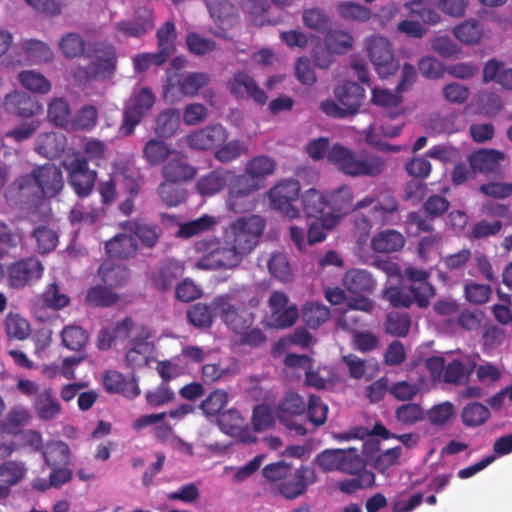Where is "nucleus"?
Segmentation results:
<instances>
[{
    "label": "nucleus",
    "instance_id": "28",
    "mask_svg": "<svg viewBox=\"0 0 512 512\" xmlns=\"http://www.w3.org/2000/svg\"><path fill=\"white\" fill-rule=\"evenodd\" d=\"M475 369L476 361L471 357H466L463 360L453 359L446 364L443 381L456 386L466 384Z\"/></svg>",
    "mask_w": 512,
    "mask_h": 512
},
{
    "label": "nucleus",
    "instance_id": "41",
    "mask_svg": "<svg viewBox=\"0 0 512 512\" xmlns=\"http://www.w3.org/2000/svg\"><path fill=\"white\" fill-rule=\"evenodd\" d=\"M103 283L110 288L125 285L129 278V270L122 264H115L111 261L103 262L98 270Z\"/></svg>",
    "mask_w": 512,
    "mask_h": 512
},
{
    "label": "nucleus",
    "instance_id": "56",
    "mask_svg": "<svg viewBox=\"0 0 512 512\" xmlns=\"http://www.w3.org/2000/svg\"><path fill=\"white\" fill-rule=\"evenodd\" d=\"M237 339L235 340V345L239 347H248L249 349H258L263 347L268 338L265 331L253 325L250 328H246L243 332H238L235 334Z\"/></svg>",
    "mask_w": 512,
    "mask_h": 512
},
{
    "label": "nucleus",
    "instance_id": "39",
    "mask_svg": "<svg viewBox=\"0 0 512 512\" xmlns=\"http://www.w3.org/2000/svg\"><path fill=\"white\" fill-rule=\"evenodd\" d=\"M302 209L307 217L320 219L327 216L326 194L310 188L301 196Z\"/></svg>",
    "mask_w": 512,
    "mask_h": 512
},
{
    "label": "nucleus",
    "instance_id": "6",
    "mask_svg": "<svg viewBox=\"0 0 512 512\" xmlns=\"http://www.w3.org/2000/svg\"><path fill=\"white\" fill-rule=\"evenodd\" d=\"M215 314L234 334L250 328L256 319V314L244 304H238V293L231 291L215 297L212 301Z\"/></svg>",
    "mask_w": 512,
    "mask_h": 512
},
{
    "label": "nucleus",
    "instance_id": "5",
    "mask_svg": "<svg viewBox=\"0 0 512 512\" xmlns=\"http://www.w3.org/2000/svg\"><path fill=\"white\" fill-rule=\"evenodd\" d=\"M118 337L128 340V350L125 360L132 368L142 367L148 363L149 342L145 327L136 324L131 317H125L115 324Z\"/></svg>",
    "mask_w": 512,
    "mask_h": 512
},
{
    "label": "nucleus",
    "instance_id": "21",
    "mask_svg": "<svg viewBox=\"0 0 512 512\" xmlns=\"http://www.w3.org/2000/svg\"><path fill=\"white\" fill-rule=\"evenodd\" d=\"M210 77L205 72H189L181 75L176 84H167L165 86V97L174 98L173 91L177 89L179 94L183 97H194L198 94L199 90L208 85Z\"/></svg>",
    "mask_w": 512,
    "mask_h": 512
},
{
    "label": "nucleus",
    "instance_id": "9",
    "mask_svg": "<svg viewBox=\"0 0 512 512\" xmlns=\"http://www.w3.org/2000/svg\"><path fill=\"white\" fill-rule=\"evenodd\" d=\"M365 49L381 78H388L398 71L399 61L395 58L392 45L387 38L372 35L365 39Z\"/></svg>",
    "mask_w": 512,
    "mask_h": 512
},
{
    "label": "nucleus",
    "instance_id": "61",
    "mask_svg": "<svg viewBox=\"0 0 512 512\" xmlns=\"http://www.w3.org/2000/svg\"><path fill=\"white\" fill-rule=\"evenodd\" d=\"M217 220L215 217L204 214L197 219L183 223L179 228L182 237L190 238L213 228Z\"/></svg>",
    "mask_w": 512,
    "mask_h": 512
},
{
    "label": "nucleus",
    "instance_id": "47",
    "mask_svg": "<svg viewBox=\"0 0 512 512\" xmlns=\"http://www.w3.org/2000/svg\"><path fill=\"white\" fill-rule=\"evenodd\" d=\"M330 310L322 303L307 302L302 308V319L311 329H317L329 319Z\"/></svg>",
    "mask_w": 512,
    "mask_h": 512
},
{
    "label": "nucleus",
    "instance_id": "18",
    "mask_svg": "<svg viewBox=\"0 0 512 512\" xmlns=\"http://www.w3.org/2000/svg\"><path fill=\"white\" fill-rule=\"evenodd\" d=\"M231 178L228 191V206L234 212H240V201L263 187L245 171L238 175L232 173Z\"/></svg>",
    "mask_w": 512,
    "mask_h": 512
},
{
    "label": "nucleus",
    "instance_id": "15",
    "mask_svg": "<svg viewBox=\"0 0 512 512\" xmlns=\"http://www.w3.org/2000/svg\"><path fill=\"white\" fill-rule=\"evenodd\" d=\"M117 65V55L113 47L106 48L101 56H97L87 66L80 67L74 73V78L86 83L98 78H107L114 74Z\"/></svg>",
    "mask_w": 512,
    "mask_h": 512
},
{
    "label": "nucleus",
    "instance_id": "43",
    "mask_svg": "<svg viewBox=\"0 0 512 512\" xmlns=\"http://www.w3.org/2000/svg\"><path fill=\"white\" fill-rule=\"evenodd\" d=\"M158 51L165 61L175 52L177 32L172 21H166L156 33Z\"/></svg>",
    "mask_w": 512,
    "mask_h": 512
},
{
    "label": "nucleus",
    "instance_id": "14",
    "mask_svg": "<svg viewBox=\"0 0 512 512\" xmlns=\"http://www.w3.org/2000/svg\"><path fill=\"white\" fill-rule=\"evenodd\" d=\"M230 93L239 100H252L263 106L267 103L266 92L257 84L255 79L245 71L236 72L227 82Z\"/></svg>",
    "mask_w": 512,
    "mask_h": 512
},
{
    "label": "nucleus",
    "instance_id": "20",
    "mask_svg": "<svg viewBox=\"0 0 512 512\" xmlns=\"http://www.w3.org/2000/svg\"><path fill=\"white\" fill-rule=\"evenodd\" d=\"M103 386L106 392L120 394L126 398L134 399L141 393L138 380L135 376L127 379L116 370H108L103 375Z\"/></svg>",
    "mask_w": 512,
    "mask_h": 512
},
{
    "label": "nucleus",
    "instance_id": "42",
    "mask_svg": "<svg viewBox=\"0 0 512 512\" xmlns=\"http://www.w3.org/2000/svg\"><path fill=\"white\" fill-rule=\"evenodd\" d=\"M457 40L465 45L478 44L484 34L481 23L476 19H468L453 28Z\"/></svg>",
    "mask_w": 512,
    "mask_h": 512
},
{
    "label": "nucleus",
    "instance_id": "4",
    "mask_svg": "<svg viewBox=\"0 0 512 512\" xmlns=\"http://www.w3.org/2000/svg\"><path fill=\"white\" fill-rule=\"evenodd\" d=\"M195 250L202 254L196 262V267L202 270H231L244 260L237 249L225 243L224 237L199 240Z\"/></svg>",
    "mask_w": 512,
    "mask_h": 512
},
{
    "label": "nucleus",
    "instance_id": "62",
    "mask_svg": "<svg viewBox=\"0 0 512 512\" xmlns=\"http://www.w3.org/2000/svg\"><path fill=\"white\" fill-rule=\"evenodd\" d=\"M228 402L225 390H213L200 404V408L206 416H219Z\"/></svg>",
    "mask_w": 512,
    "mask_h": 512
},
{
    "label": "nucleus",
    "instance_id": "10",
    "mask_svg": "<svg viewBox=\"0 0 512 512\" xmlns=\"http://www.w3.org/2000/svg\"><path fill=\"white\" fill-rule=\"evenodd\" d=\"M44 273V266L36 256H28L11 262L6 267L8 286L22 289L37 282Z\"/></svg>",
    "mask_w": 512,
    "mask_h": 512
},
{
    "label": "nucleus",
    "instance_id": "53",
    "mask_svg": "<svg viewBox=\"0 0 512 512\" xmlns=\"http://www.w3.org/2000/svg\"><path fill=\"white\" fill-rule=\"evenodd\" d=\"M384 297L395 308H410L416 303L415 293L410 286H390L384 290Z\"/></svg>",
    "mask_w": 512,
    "mask_h": 512
},
{
    "label": "nucleus",
    "instance_id": "25",
    "mask_svg": "<svg viewBox=\"0 0 512 512\" xmlns=\"http://www.w3.org/2000/svg\"><path fill=\"white\" fill-rule=\"evenodd\" d=\"M334 96L352 116L358 113L365 98V89L356 82H345L334 89Z\"/></svg>",
    "mask_w": 512,
    "mask_h": 512
},
{
    "label": "nucleus",
    "instance_id": "19",
    "mask_svg": "<svg viewBox=\"0 0 512 512\" xmlns=\"http://www.w3.org/2000/svg\"><path fill=\"white\" fill-rule=\"evenodd\" d=\"M405 274L410 283V290L415 293L416 304L419 308H426L430 304L431 298L435 295V289L429 283V273L423 269L408 267Z\"/></svg>",
    "mask_w": 512,
    "mask_h": 512
},
{
    "label": "nucleus",
    "instance_id": "37",
    "mask_svg": "<svg viewBox=\"0 0 512 512\" xmlns=\"http://www.w3.org/2000/svg\"><path fill=\"white\" fill-rule=\"evenodd\" d=\"M26 471L25 465L16 461H7L0 465V498L9 494L10 487L21 481Z\"/></svg>",
    "mask_w": 512,
    "mask_h": 512
},
{
    "label": "nucleus",
    "instance_id": "55",
    "mask_svg": "<svg viewBox=\"0 0 512 512\" xmlns=\"http://www.w3.org/2000/svg\"><path fill=\"white\" fill-rule=\"evenodd\" d=\"M171 154L169 146L157 139H149L143 148V157L151 166H157L167 160Z\"/></svg>",
    "mask_w": 512,
    "mask_h": 512
},
{
    "label": "nucleus",
    "instance_id": "40",
    "mask_svg": "<svg viewBox=\"0 0 512 512\" xmlns=\"http://www.w3.org/2000/svg\"><path fill=\"white\" fill-rule=\"evenodd\" d=\"M33 407L37 416L46 421L53 419L61 411V405L50 388L35 397Z\"/></svg>",
    "mask_w": 512,
    "mask_h": 512
},
{
    "label": "nucleus",
    "instance_id": "52",
    "mask_svg": "<svg viewBox=\"0 0 512 512\" xmlns=\"http://www.w3.org/2000/svg\"><path fill=\"white\" fill-rule=\"evenodd\" d=\"M412 19L422 21L423 25L434 26L441 22L440 14L432 8L427 7L420 0H413L405 4Z\"/></svg>",
    "mask_w": 512,
    "mask_h": 512
},
{
    "label": "nucleus",
    "instance_id": "1",
    "mask_svg": "<svg viewBox=\"0 0 512 512\" xmlns=\"http://www.w3.org/2000/svg\"><path fill=\"white\" fill-rule=\"evenodd\" d=\"M328 138L320 137L311 140L306 147L308 155L320 160L327 154L328 161L341 173L351 177H378L386 169L384 158L375 153H360L341 144H334L329 150Z\"/></svg>",
    "mask_w": 512,
    "mask_h": 512
},
{
    "label": "nucleus",
    "instance_id": "26",
    "mask_svg": "<svg viewBox=\"0 0 512 512\" xmlns=\"http://www.w3.org/2000/svg\"><path fill=\"white\" fill-rule=\"evenodd\" d=\"M405 245V237L395 229L377 232L370 240V248L377 254H391L400 251Z\"/></svg>",
    "mask_w": 512,
    "mask_h": 512
},
{
    "label": "nucleus",
    "instance_id": "58",
    "mask_svg": "<svg viewBox=\"0 0 512 512\" xmlns=\"http://www.w3.org/2000/svg\"><path fill=\"white\" fill-rule=\"evenodd\" d=\"M176 184L177 183L164 180L158 186L157 193L163 203L168 207H177L186 200V190L176 186Z\"/></svg>",
    "mask_w": 512,
    "mask_h": 512
},
{
    "label": "nucleus",
    "instance_id": "13",
    "mask_svg": "<svg viewBox=\"0 0 512 512\" xmlns=\"http://www.w3.org/2000/svg\"><path fill=\"white\" fill-rule=\"evenodd\" d=\"M289 297L283 291H273L268 299L270 309V325L274 328L285 329L292 327L299 318L296 304L288 305Z\"/></svg>",
    "mask_w": 512,
    "mask_h": 512
},
{
    "label": "nucleus",
    "instance_id": "3",
    "mask_svg": "<svg viewBox=\"0 0 512 512\" xmlns=\"http://www.w3.org/2000/svg\"><path fill=\"white\" fill-rule=\"evenodd\" d=\"M266 221L262 216H242L232 221L224 228L225 243L232 245L244 259L258 245L263 235Z\"/></svg>",
    "mask_w": 512,
    "mask_h": 512
},
{
    "label": "nucleus",
    "instance_id": "22",
    "mask_svg": "<svg viewBox=\"0 0 512 512\" xmlns=\"http://www.w3.org/2000/svg\"><path fill=\"white\" fill-rule=\"evenodd\" d=\"M153 14L148 9L138 10L132 20H122L115 25L117 33L125 38H139L153 29Z\"/></svg>",
    "mask_w": 512,
    "mask_h": 512
},
{
    "label": "nucleus",
    "instance_id": "57",
    "mask_svg": "<svg viewBox=\"0 0 512 512\" xmlns=\"http://www.w3.org/2000/svg\"><path fill=\"white\" fill-rule=\"evenodd\" d=\"M384 327L387 334L405 337L411 327V318L407 313L393 311L387 314Z\"/></svg>",
    "mask_w": 512,
    "mask_h": 512
},
{
    "label": "nucleus",
    "instance_id": "23",
    "mask_svg": "<svg viewBox=\"0 0 512 512\" xmlns=\"http://www.w3.org/2000/svg\"><path fill=\"white\" fill-rule=\"evenodd\" d=\"M505 159V154L495 149H480L471 153L468 157L469 166L473 172L482 174L497 173L500 163Z\"/></svg>",
    "mask_w": 512,
    "mask_h": 512
},
{
    "label": "nucleus",
    "instance_id": "24",
    "mask_svg": "<svg viewBox=\"0 0 512 512\" xmlns=\"http://www.w3.org/2000/svg\"><path fill=\"white\" fill-rule=\"evenodd\" d=\"M197 174V169L190 165L185 156L177 154L170 158L162 167L164 180L172 183H183L192 180Z\"/></svg>",
    "mask_w": 512,
    "mask_h": 512
},
{
    "label": "nucleus",
    "instance_id": "16",
    "mask_svg": "<svg viewBox=\"0 0 512 512\" xmlns=\"http://www.w3.org/2000/svg\"><path fill=\"white\" fill-rule=\"evenodd\" d=\"M228 132L221 124H213L189 133L186 136L187 145L195 150H209L224 143Z\"/></svg>",
    "mask_w": 512,
    "mask_h": 512
},
{
    "label": "nucleus",
    "instance_id": "64",
    "mask_svg": "<svg viewBox=\"0 0 512 512\" xmlns=\"http://www.w3.org/2000/svg\"><path fill=\"white\" fill-rule=\"evenodd\" d=\"M19 81L23 87L33 92L44 94L51 89L49 80L41 73L33 70L22 71L19 74Z\"/></svg>",
    "mask_w": 512,
    "mask_h": 512
},
{
    "label": "nucleus",
    "instance_id": "51",
    "mask_svg": "<svg viewBox=\"0 0 512 512\" xmlns=\"http://www.w3.org/2000/svg\"><path fill=\"white\" fill-rule=\"evenodd\" d=\"M4 326L9 338L25 340L31 333L29 321L17 313H8L4 320Z\"/></svg>",
    "mask_w": 512,
    "mask_h": 512
},
{
    "label": "nucleus",
    "instance_id": "46",
    "mask_svg": "<svg viewBox=\"0 0 512 512\" xmlns=\"http://www.w3.org/2000/svg\"><path fill=\"white\" fill-rule=\"evenodd\" d=\"M119 295L109 286L95 285L88 289L86 303L91 307H110L117 303Z\"/></svg>",
    "mask_w": 512,
    "mask_h": 512
},
{
    "label": "nucleus",
    "instance_id": "8",
    "mask_svg": "<svg viewBox=\"0 0 512 512\" xmlns=\"http://www.w3.org/2000/svg\"><path fill=\"white\" fill-rule=\"evenodd\" d=\"M68 174V183L80 198L88 197L94 190L98 173L89 167L87 158L76 152L69 160L63 162Z\"/></svg>",
    "mask_w": 512,
    "mask_h": 512
},
{
    "label": "nucleus",
    "instance_id": "2",
    "mask_svg": "<svg viewBox=\"0 0 512 512\" xmlns=\"http://www.w3.org/2000/svg\"><path fill=\"white\" fill-rule=\"evenodd\" d=\"M263 476L270 482L271 490L287 500H294L307 491L309 485L316 481L315 470L306 465L294 469L285 461L267 464Z\"/></svg>",
    "mask_w": 512,
    "mask_h": 512
},
{
    "label": "nucleus",
    "instance_id": "32",
    "mask_svg": "<svg viewBox=\"0 0 512 512\" xmlns=\"http://www.w3.org/2000/svg\"><path fill=\"white\" fill-rule=\"evenodd\" d=\"M231 176V170L224 168L215 169L197 180L196 189L202 196H212L220 192L227 185Z\"/></svg>",
    "mask_w": 512,
    "mask_h": 512
},
{
    "label": "nucleus",
    "instance_id": "27",
    "mask_svg": "<svg viewBox=\"0 0 512 512\" xmlns=\"http://www.w3.org/2000/svg\"><path fill=\"white\" fill-rule=\"evenodd\" d=\"M123 228L137 237L146 248H153L161 235V228L157 224L142 219L126 221Z\"/></svg>",
    "mask_w": 512,
    "mask_h": 512
},
{
    "label": "nucleus",
    "instance_id": "48",
    "mask_svg": "<svg viewBox=\"0 0 512 512\" xmlns=\"http://www.w3.org/2000/svg\"><path fill=\"white\" fill-rule=\"evenodd\" d=\"M180 112L171 108L162 111L156 118L155 133L159 137L168 138L172 136L179 127Z\"/></svg>",
    "mask_w": 512,
    "mask_h": 512
},
{
    "label": "nucleus",
    "instance_id": "44",
    "mask_svg": "<svg viewBox=\"0 0 512 512\" xmlns=\"http://www.w3.org/2000/svg\"><path fill=\"white\" fill-rule=\"evenodd\" d=\"M307 403L299 394L288 392L278 406V418L286 422L289 416L302 415L306 412Z\"/></svg>",
    "mask_w": 512,
    "mask_h": 512
},
{
    "label": "nucleus",
    "instance_id": "49",
    "mask_svg": "<svg viewBox=\"0 0 512 512\" xmlns=\"http://www.w3.org/2000/svg\"><path fill=\"white\" fill-rule=\"evenodd\" d=\"M88 333L78 325L66 326L61 331L62 344L69 350L80 352L88 342Z\"/></svg>",
    "mask_w": 512,
    "mask_h": 512
},
{
    "label": "nucleus",
    "instance_id": "34",
    "mask_svg": "<svg viewBox=\"0 0 512 512\" xmlns=\"http://www.w3.org/2000/svg\"><path fill=\"white\" fill-rule=\"evenodd\" d=\"M107 254L112 258L129 259L136 255L138 244L129 234H118L105 244Z\"/></svg>",
    "mask_w": 512,
    "mask_h": 512
},
{
    "label": "nucleus",
    "instance_id": "35",
    "mask_svg": "<svg viewBox=\"0 0 512 512\" xmlns=\"http://www.w3.org/2000/svg\"><path fill=\"white\" fill-rule=\"evenodd\" d=\"M183 274V268L172 261L160 265L152 275L154 287L160 291L170 290Z\"/></svg>",
    "mask_w": 512,
    "mask_h": 512
},
{
    "label": "nucleus",
    "instance_id": "38",
    "mask_svg": "<svg viewBox=\"0 0 512 512\" xmlns=\"http://www.w3.org/2000/svg\"><path fill=\"white\" fill-rule=\"evenodd\" d=\"M275 170V160L266 155L253 157L246 163L244 168V171L247 172L263 188L265 186L266 178L272 175Z\"/></svg>",
    "mask_w": 512,
    "mask_h": 512
},
{
    "label": "nucleus",
    "instance_id": "60",
    "mask_svg": "<svg viewBox=\"0 0 512 512\" xmlns=\"http://www.w3.org/2000/svg\"><path fill=\"white\" fill-rule=\"evenodd\" d=\"M48 119L58 127H66L71 122V110L64 98H54L49 103Z\"/></svg>",
    "mask_w": 512,
    "mask_h": 512
},
{
    "label": "nucleus",
    "instance_id": "30",
    "mask_svg": "<svg viewBox=\"0 0 512 512\" xmlns=\"http://www.w3.org/2000/svg\"><path fill=\"white\" fill-rule=\"evenodd\" d=\"M67 139L64 134L57 132H44L38 135L35 151L48 159L60 157L65 151Z\"/></svg>",
    "mask_w": 512,
    "mask_h": 512
},
{
    "label": "nucleus",
    "instance_id": "54",
    "mask_svg": "<svg viewBox=\"0 0 512 512\" xmlns=\"http://www.w3.org/2000/svg\"><path fill=\"white\" fill-rule=\"evenodd\" d=\"M489 417V409L479 402L467 404L461 412L462 422L467 427H478L484 424Z\"/></svg>",
    "mask_w": 512,
    "mask_h": 512
},
{
    "label": "nucleus",
    "instance_id": "45",
    "mask_svg": "<svg viewBox=\"0 0 512 512\" xmlns=\"http://www.w3.org/2000/svg\"><path fill=\"white\" fill-rule=\"evenodd\" d=\"M45 463L51 467L67 466L70 462V450L63 441L49 443L43 451Z\"/></svg>",
    "mask_w": 512,
    "mask_h": 512
},
{
    "label": "nucleus",
    "instance_id": "31",
    "mask_svg": "<svg viewBox=\"0 0 512 512\" xmlns=\"http://www.w3.org/2000/svg\"><path fill=\"white\" fill-rule=\"evenodd\" d=\"M343 284L352 294H372L377 283L365 269H351L345 273Z\"/></svg>",
    "mask_w": 512,
    "mask_h": 512
},
{
    "label": "nucleus",
    "instance_id": "36",
    "mask_svg": "<svg viewBox=\"0 0 512 512\" xmlns=\"http://www.w3.org/2000/svg\"><path fill=\"white\" fill-rule=\"evenodd\" d=\"M112 175L121 181L122 187L128 196L137 197L140 192L142 176L127 163H119L113 167Z\"/></svg>",
    "mask_w": 512,
    "mask_h": 512
},
{
    "label": "nucleus",
    "instance_id": "63",
    "mask_svg": "<svg viewBox=\"0 0 512 512\" xmlns=\"http://www.w3.org/2000/svg\"><path fill=\"white\" fill-rule=\"evenodd\" d=\"M326 46L334 54H344L352 48L353 37L342 30H329L326 32Z\"/></svg>",
    "mask_w": 512,
    "mask_h": 512
},
{
    "label": "nucleus",
    "instance_id": "50",
    "mask_svg": "<svg viewBox=\"0 0 512 512\" xmlns=\"http://www.w3.org/2000/svg\"><path fill=\"white\" fill-rule=\"evenodd\" d=\"M248 145L241 140L234 139L222 144L214 152V158L224 164L237 160L242 155H247Z\"/></svg>",
    "mask_w": 512,
    "mask_h": 512
},
{
    "label": "nucleus",
    "instance_id": "29",
    "mask_svg": "<svg viewBox=\"0 0 512 512\" xmlns=\"http://www.w3.org/2000/svg\"><path fill=\"white\" fill-rule=\"evenodd\" d=\"M352 199V189L346 185L327 193V216L339 219L346 215L352 209Z\"/></svg>",
    "mask_w": 512,
    "mask_h": 512
},
{
    "label": "nucleus",
    "instance_id": "7",
    "mask_svg": "<svg viewBox=\"0 0 512 512\" xmlns=\"http://www.w3.org/2000/svg\"><path fill=\"white\" fill-rule=\"evenodd\" d=\"M36 186L45 198L58 195L64 187L62 171L54 164H44L25 174L18 180L20 190Z\"/></svg>",
    "mask_w": 512,
    "mask_h": 512
},
{
    "label": "nucleus",
    "instance_id": "59",
    "mask_svg": "<svg viewBox=\"0 0 512 512\" xmlns=\"http://www.w3.org/2000/svg\"><path fill=\"white\" fill-rule=\"evenodd\" d=\"M302 20L306 27L319 33L326 34L331 28V20L321 8L304 10Z\"/></svg>",
    "mask_w": 512,
    "mask_h": 512
},
{
    "label": "nucleus",
    "instance_id": "12",
    "mask_svg": "<svg viewBox=\"0 0 512 512\" xmlns=\"http://www.w3.org/2000/svg\"><path fill=\"white\" fill-rule=\"evenodd\" d=\"M155 103V95L148 87L141 88L132 98L129 106L125 108L121 130L128 136L134 132L135 127L142 118L149 113Z\"/></svg>",
    "mask_w": 512,
    "mask_h": 512
},
{
    "label": "nucleus",
    "instance_id": "33",
    "mask_svg": "<svg viewBox=\"0 0 512 512\" xmlns=\"http://www.w3.org/2000/svg\"><path fill=\"white\" fill-rule=\"evenodd\" d=\"M399 203L394 194L389 190L381 191L375 199L372 215L375 221L388 224L393 215L398 213Z\"/></svg>",
    "mask_w": 512,
    "mask_h": 512
},
{
    "label": "nucleus",
    "instance_id": "17",
    "mask_svg": "<svg viewBox=\"0 0 512 512\" xmlns=\"http://www.w3.org/2000/svg\"><path fill=\"white\" fill-rule=\"evenodd\" d=\"M3 106L7 113L19 118H31L42 111V105L36 97L21 91L7 94Z\"/></svg>",
    "mask_w": 512,
    "mask_h": 512
},
{
    "label": "nucleus",
    "instance_id": "11",
    "mask_svg": "<svg viewBox=\"0 0 512 512\" xmlns=\"http://www.w3.org/2000/svg\"><path fill=\"white\" fill-rule=\"evenodd\" d=\"M300 183L296 179H285L273 186L268 197L272 209L280 211L289 219L299 216L298 209L293 205L299 197Z\"/></svg>",
    "mask_w": 512,
    "mask_h": 512
}]
</instances>
